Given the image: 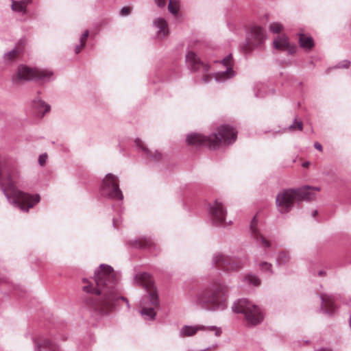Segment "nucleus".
I'll use <instances>...</instances> for the list:
<instances>
[{
  "instance_id": "nucleus-15",
  "label": "nucleus",
  "mask_w": 351,
  "mask_h": 351,
  "mask_svg": "<svg viewBox=\"0 0 351 351\" xmlns=\"http://www.w3.org/2000/svg\"><path fill=\"white\" fill-rule=\"evenodd\" d=\"M265 38L263 29L260 26L254 25L251 27L247 34V45L249 48L261 45Z\"/></svg>"
},
{
  "instance_id": "nucleus-32",
  "label": "nucleus",
  "mask_w": 351,
  "mask_h": 351,
  "mask_svg": "<svg viewBox=\"0 0 351 351\" xmlns=\"http://www.w3.org/2000/svg\"><path fill=\"white\" fill-rule=\"evenodd\" d=\"M303 124L302 121H298L297 119H295L293 124L289 126V129L292 130H298L300 131L302 130Z\"/></svg>"
},
{
  "instance_id": "nucleus-41",
  "label": "nucleus",
  "mask_w": 351,
  "mask_h": 351,
  "mask_svg": "<svg viewBox=\"0 0 351 351\" xmlns=\"http://www.w3.org/2000/svg\"><path fill=\"white\" fill-rule=\"evenodd\" d=\"M23 2H24V4L27 7L29 4H30L32 1V0H22Z\"/></svg>"
},
{
  "instance_id": "nucleus-34",
  "label": "nucleus",
  "mask_w": 351,
  "mask_h": 351,
  "mask_svg": "<svg viewBox=\"0 0 351 351\" xmlns=\"http://www.w3.org/2000/svg\"><path fill=\"white\" fill-rule=\"evenodd\" d=\"M350 62L348 60H344L341 62H340L337 65V68H345L348 69L350 66Z\"/></svg>"
},
{
  "instance_id": "nucleus-44",
  "label": "nucleus",
  "mask_w": 351,
  "mask_h": 351,
  "mask_svg": "<svg viewBox=\"0 0 351 351\" xmlns=\"http://www.w3.org/2000/svg\"><path fill=\"white\" fill-rule=\"evenodd\" d=\"M317 210H315V211L313 212V216H314V217H315V216H316V215H317Z\"/></svg>"
},
{
  "instance_id": "nucleus-40",
  "label": "nucleus",
  "mask_w": 351,
  "mask_h": 351,
  "mask_svg": "<svg viewBox=\"0 0 351 351\" xmlns=\"http://www.w3.org/2000/svg\"><path fill=\"white\" fill-rule=\"evenodd\" d=\"M309 165H310V162H308V161H306V162H303L302 165V166L304 168L308 167Z\"/></svg>"
},
{
  "instance_id": "nucleus-2",
  "label": "nucleus",
  "mask_w": 351,
  "mask_h": 351,
  "mask_svg": "<svg viewBox=\"0 0 351 351\" xmlns=\"http://www.w3.org/2000/svg\"><path fill=\"white\" fill-rule=\"evenodd\" d=\"M16 177L15 171L10 167L0 165V186L8 201L22 211L28 212L40 202V195H30L19 190L15 185Z\"/></svg>"
},
{
  "instance_id": "nucleus-23",
  "label": "nucleus",
  "mask_w": 351,
  "mask_h": 351,
  "mask_svg": "<svg viewBox=\"0 0 351 351\" xmlns=\"http://www.w3.org/2000/svg\"><path fill=\"white\" fill-rule=\"evenodd\" d=\"M21 49L19 47H15L11 51L4 53L3 61L5 64H10L15 62L21 53Z\"/></svg>"
},
{
  "instance_id": "nucleus-3",
  "label": "nucleus",
  "mask_w": 351,
  "mask_h": 351,
  "mask_svg": "<svg viewBox=\"0 0 351 351\" xmlns=\"http://www.w3.org/2000/svg\"><path fill=\"white\" fill-rule=\"evenodd\" d=\"M228 286L215 282L197 294L195 302L207 311H221L228 307Z\"/></svg>"
},
{
  "instance_id": "nucleus-9",
  "label": "nucleus",
  "mask_w": 351,
  "mask_h": 351,
  "mask_svg": "<svg viewBox=\"0 0 351 351\" xmlns=\"http://www.w3.org/2000/svg\"><path fill=\"white\" fill-rule=\"evenodd\" d=\"M101 195L111 199L121 200L123 193L119 189L118 177L112 173H108L103 179L100 186Z\"/></svg>"
},
{
  "instance_id": "nucleus-18",
  "label": "nucleus",
  "mask_w": 351,
  "mask_h": 351,
  "mask_svg": "<svg viewBox=\"0 0 351 351\" xmlns=\"http://www.w3.org/2000/svg\"><path fill=\"white\" fill-rule=\"evenodd\" d=\"M37 351H60L58 346L44 337L34 339Z\"/></svg>"
},
{
  "instance_id": "nucleus-10",
  "label": "nucleus",
  "mask_w": 351,
  "mask_h": 351,
  "mask_svg": "<svg viewBox=\"0 0 351 351\" xmlns=\"http://www.w3.org/2000/svg\"><path fill=\"white\" fill-rule=\"evenodd\" d=\"M212 263L214 267L228 272L237 271L244 265V262L241 259L220 252L213 254Z\"/></svg>"
},
{
  "instance_id": "nucleus-20",
  "label": "nucleus",
  "mask_w": 351,
  "mask_h": 351,
  "mask_svg": "<svg viewBox=\"0 0 351 351\" xmlns=\"http://www.w3.org/2000/svg\"><path fill=\"white\" fill-rule=\"evenodd\" d=\"M153 25L156 29V35L158 38H162L168 34V24L164 19H156L153 22Z\"/></svg>"
},
{
  "instance_id": "nucleus-27",
  "label": "nucleus",
  "mask_w": 351,
  "mask_h": 351,
  "mask_svg": "<svg viewBox=\"0 0 351 351\" xmlns=\"http://www.w3.org/2000/svg\"><path fill=\"white\" fill-rule=\"evenodd\" d=\"M243 282L249 286L258 287L261 284V280L258 277L252 274H247L243 277Z\"/></svg>"
},
{
  "instance_id": "nucleus-4",
  "label": "nucleus",
  "mask_w": 351,
  "mask_h": 351,
  "mask_svg": "<svg viewBox=\"0 0 351 351\" xmlns=\"http://www.w3.org/2000/svg\"><path fill=\"white\" fill-rule=\"evenodd\" d=\"M135 282L145 289L147 294L140 301V313L145 320L155 319V308L159 306V300L152 276L146 272H138L134 276Z\"/></svg>"
},
{
  "instance_id": "nucleus-21",
  "label": "nucleus",
  "mask_w": 351,
  "mask_h": 351,
  "mask_svg": "<svg viewBox=\"0 0 351 351\" xmlns=\"http://www.w3.org/2000/svg\"><path fill=\"white\" fill-rule=\"evenodd\" d=\"M320 298L322 300L321 309L326 313H332L336 308L334 304V298L332 295H321Z\"/></svg>"
},
{
  "instance_id": "nucleus-7",
  "label": "nucleus",
  "mask_w": 351,
  "mask_h": 351,
  "mask_svg": "<svg viewBox=\"0 0 351 351\" xmlns=\"http://www.w3.org/2000/svg\"><path fill=\"white\" fill-rule=\"evenodd\" d=\"M53 79L54 74L50 70L32 68L25 65H20L12 76V82L14 84H19L21 82L26 81L46 83Z\"/></svg>"
},
{
  "instance_id": "nucleus-5",
  "label": "nucleus",
  "mask_w": 351,
  "mask_h": 351,
  "mask_svg": "<svg viewBox=\"0 0 351 351\" xmlns=\"http://www.w3.org/2000/svg\"><path fill=\"white\" fill-rule=\"evenodd\" d=\"M237 136V132L232 127L223 125L218 128L217 132L211 134L209 136L191 133L187 136L186 142L191 145H204L215 149L222 143L225 145L232 143L236 141Z\"/></svg>"
},
{
  "instance_id": "nucleus-24",
  "label": "nucleus",
  "mask_w": 351,
  "mask_h": 351,
  "mask_svg": "<svg viewBox=\"0 0 351 351\" xmlns=\"http://www.w3.org/2000/svg\"><path fill=\"white\" fill-rule=\"evenodd\" d=\"M299 44L302 48L306 49H310L314 46L313 38L302 33L299 34Z\"/></svg>"
},
{
  "instance_id": "nucleus-12",
  "label": "nucleus",
  "mask_w": 351,
  "mask_h": 351,
  "mask_svg": "<svg viewBox=\"0 0 351 351\" xmlns=\"http://www.w3.org/2000/svg\"><path fill=\"white\" fill-rule=\"evenodd\" d=\"M209 215L215 225L227 226L228 223L225 221L226 210L223 204L219 200H215L212 205H210Z\"/></svg>"
},
{
  "instance_id": "nucleus-37",
  "label": "nucleus",
  "mask_w": 351,
  "mask_h": 351,
  "mask_svg": "<svg viewBox=\"0 0 351 351\" xmlns=\"http://www.w3.org/2000/svg\"><path fill=\"white\" fill-rule=\"evenodd\" d=\"M154 1L159 8H164L166 5L165 0H154Z\"/></svg>"
},
{
  "instance_id": "nucleus-25",
  "label": "nucleus",
  "mask_w": 351,
  "mask_h": 351,
  "mask_svg": "<svg viewBox=\"0 0 351 351\" xmlns=\"http://www.w3.org/2000/svg\"><path fill=\"white\" fill-rule=\"evenodd\" d=\"M33 105L34 107L37 109L38 112L41 113L43 115L49 112L50 110L49 105L40 99H34L33 101Z\"/></svg>"
},
{
  "instance_id": "nucleus-28",
  "label": "nucleus",
  "mask_w": 351,
  "mask_h": 351,
  "mask_svg": "<svg viewBox=\"0 0 351 351\" xmlns=\"http://www.w3.org/2000/svg\"><path fill=\"white\" fill-rule=\"evenodd\" d=\"M290 261V254L288 252L281 251L278 253L276 258V263L278 265H283L288 263Z\"/></svg>"
},
{
  "instance_id": "nucleus-26",
  "label": "nucleus",
  "mask_w": 351,
  "mask_h": 351,
  "mask_svg": "<svg viewBox=\"0 0 351 351\" xmlns=\"http://www.w3.org/2000/svg\"><path fill=\"white\" fill-rule=\"evenodd\" d=\"M12 10L14 12L22 13L23 14H26L27 12V7L24 4L23 1H14L12 0Z\"/></svg>"
},
{
  "instance_id": "nucleus-38",
  "label": "nucleus",
  "mask_w": 351,
  "mask_h": 351,
  "mask_svg": "<svg viewBox=\"0 0 351 351\" xmlns=\"http://www.w3.org/2000/svg\"><path fill=\"white\" fill-rule=\"evenodd\" d=\"M85 45L80 43L75 48V52L76 54L79 53L80 51L84 47Z\"/></svg>"
},
{
  "instance_id": "nucleus-35",
  "label": "nucleus",
  "mask_w": 351,
  "mask_h": 351,
  "mask_svg": "<svg viewBox=\"0 0 351 351\" xmlns=\"http://www.w3.org/2000/svg\"><path fill=\"white\" fill-rule=\"evenodd\" d=\"M47 159V155L46 154H41L38 158V162L41 166L45 165Z\"/></svg>"
},
{
  "instance_id": "nucleus-13",
  "label": "nucleus",
  "mask_w": 351,
  "mask_h": 351,
  "mask_svg": "<svg viewBox=\"0 0 351 351\" xmlns=\"http://www.w3.org/2000/svg\"><path fill=\"white\" fill-rule=\"evenodd\" d=\"M221 63L226 67L225 71H219L215 73L214 77L218 82H223L233 77L235 72L232 69V54L228 55L221 60Z\"/></svg>"
},
{
  "instance_id": "nucleus-17",
  "label": "nucleus",
  "mask_w": 351,
  "mask_h": 351,
  "mask_svg": "<svg viewBox=\"0 0 351 351\" xmlns=\"http://www.w3.org/2000/svg\"><path fill=\"white\" fill-rule=\"evenodd\" d=\"M274 47L278 50L287 51L289 54H293L296 52L297 47L291 45L289 42L287 36L282 35L278 36L273 41Z\"/></svg>"
},
{
  "instance_id": "nucleus-19",
  "label": "nucleus",
  "mask_w": 351,
  "mask_h": 351,
  "mask_svg": "<svg viewBox=\"0 0 351 351\" xmlns=\"http://www.w3.org/2000/svg\"><path fill=\"white\" fill-rule=\"evenodd\" d=\"M131 245L136 248L147 249L152 253L156 248V245L150 238L142 237L131 241Z\"/></svg>"
},
{
  "instance_id": "nucleus-16",
  "label": "nucleus",
  "mask_w": 351,
  "mask_h": 351,
  "mask_svg": "<svg viewBox=\"0 0 351 351\" xmlns=\"http://www.w3.org/2000/svg\"><path fill=\"white\" fill-rule=\"evenodd\" d=\"M203 330L206 331H214L215 335L217 337H219L221 334V329L215 326H204L201 325L195 326H183L180 331V335L181 337H191L194 335L198 330Z\"/></svg>"
},
{
  "instance_id": "nucleus-1",
  "label": "nucleus",
  "mask_w": 351,
  "mask_h": 351,
  "mask_svg": "<svg viewBox=\"0 0 351 351\" xmlns=\"http://www.w3.org/2000/svg\"><path fill=\"white\" fill-rule=\"evenodd\" d=\"M119 279V274L108 265L101 264L95 270V286L90 283L83 287L84 291L91 293L86 299L91 312L98 315H108L116 309L119 300L124 301L130 308L128 300L121 294Z\"/></svg>"
},
{
  "instance_id": "nucleus-29",
  "label": "nucleus",
  "mask_w": 351,
  "mask_h": 351,
  "mask_svg": "<svg viewBox=\"0 0 351 351\" xmlns=\"http://www.w3.org/2000/svg\"><path fill=\"white\" fill-rule=\"evenodd\" d=\"M259 269L268 276H271L274 274L272 269V265L266 261H261L258 263Z\"/></svg>"
},
{
  "instance_id": "nucleus-36",
  "label": "nucleus",
  "mask_w": 351,
  "mask_h": 351,
  "mask_svg": "<svg viewBox=\"0 0 351 351\" xmlns=\"http://www.w3.org/2000/svg\"><path fill=\"white\" fill-rule=\"evenodd\" d=\"M130 12L131 8L130 7H123L120 11V14L123 16H125L130 14Z\"/></svg>"
},
{
  "instance_id": "nucleus-45",
  "label": "nucleus",
  "mask_w": 351,
  "mask_h": 351,
  "mask_svg": "<svg viewBox=\"0 0 351 351\" xmlns=\"http://www.w3.org/2000/svg\"><path fill=\"white\" fill-rule=\"evenodd\" d=\"M83 282H87V280L84 278V279H83Z\"/></svg>"
},
{
  "instance_id": "nucleus-11",
  "label": "nucleus",
  "mask_w": 351,
  "mask_h": 351,
  "mask_svg": "<svg viewBox=\"0 0 351 351\" xmlns=\"http://www.w3.org/2000/svg\"><path fill=\"white\" fill-rule=\"evenodd\" d=\"M186 61L188 66L193 71H199L203 74L202 82L208 83L212 76L208 74L209 65L203 63L193 51H189L186 55Z\"/></svg>"
},
{
  "instance_id": "nucleus-30",
  "label": "nucleus",
  "mask_w": 351,
  "mask_h": 351,
  "mask_svg": "<svg viewBox=\"0 0 351 351\" xmlns=\"http://www.w3.org/2000/svg\"><path fill=\"white\" fill-rule=\"evenodd\" d=\"M168 10L173 15H177L180 10V3L178 0H169Z\"/></svg>"
},
{
  "instance_id": "nucleus-33",
  "label": "nucleus",
  "mask_w": 351,
  "mask_h": 351,
  "mask_svg": "<svg viewBox=\"0 0 351 351\" xmlns=\"http://www.w3.org/2000/svg\"><path fill=\"white\" fill-rule=\"evenodd\" d=\"M89 34L88 30H86L80 36V43L85 45Z\"/></svg>"
},
{
  "instance_id": "nucleus-42",
  "label": "nucleus",
  "mask_w": 351,
  "mask_h": 351,
  "mask_svg": "<svg viewBox=\"0 0 351 351\" xmlns=\"http://www.w3.org/2000/svg\"><path fill=\"white\" fill-rule=\"evenodd\" d=\"M318 274H319V276H322L325 274V272L323 271H319Z\"/></svg>"
},
{
  "instance_id": "nucleus-6",
  "label": "nucleus",
  "mask_w": 351,
  "mask_h": 351,
  "mask_svg": "<svg viewBox=\"0 0 351 351\" xmlns=\"http://www.w3.org/2000/svg\"><path fill=\"white\" fill-rule=\"evenodd\" d=\"M319 187L304 186L297 189L281 190L276 195V204L278 210L282 213H288L293 207L294 203L300 200H312L319 191Z\"/></svg>"
},
{
  "instance_id": "nucleus-8",
  "label": "nucleus",
  "mask_w": 351,
  "mask_h": 351,
  "mask_svg": "<svg viewBox=\"0 0 351 351\" xmlns=\"http://www.w3.org/2000/svg\"><path fill=\"white\" fill-rule=\"evenodd\" d=\"M232 309L234 313L243 314L249 326L258 325L264 319L262 309L245 298L239 299L235 301L232 306Z\"/></svg>"
},
{
  "instance_id": "nucleus-31",
  "label": "nucleus",
  "mask_w": 351,
  "mask_h": 351,
  "mask_svg": "<svg viewBox=\"0 0 351 351\" xmlns=\"http://www.w3.org/2000/svg\"><path fill=\"white\" fill-rule=\"evenodd\" d=\"M269 29L271 32L277 34L283 29V25L280 23L274 22L269 25Z\"/></svg>"
},
{
  "instance_id": "nucleus-14",
  "label": "nucleus",
  "mask_w": 351,
  "mask_h": 351,
  "mask_svg": "<svg viewBox=\"0 0 351 351\" xmlns=\"http://www.w3.org/2000/svg\"><path fill=\"white\" fill-rule=\"evenodd\" d=\"M257 219L256 217H254L250 224L251 235L258 247L264 249L269 248L271 246V243L261 234L260 230L257 227Z\"/></svg>"
},
{
  "instance_id": "nucleus-22",
  "label": "nucleus",
  "mask_w": 351,
  "mask_h": 351,
  "mask_svg": "<svg viewBox=\"0 0 351 351\" xmlns=\"http://www.w3.org/2000/svg\"><path fill=\"white\" fill-rule=\"evenodd\" d=\"M135 143L136 146L143 152L144 154L152 158L153 161L158 162L161 159L162 155L160 153L156 151L155 152H152L151 150L147 149V147L140 139H136Z\"/></svg>"
},
{
  "instance_id": "nucleus-39",
  "label": "nucleus",
  "mask_w": 351,
  "mask_h": 351,
  "mask_svg": "<svg viewBox=\"0 0 351 351\" xmlns=\"http://www.w3.org/2000/svg\"><path fill=\"white\" fill-rule=\"evenodd\" d=\"M314 147H315L316 149H317V150H319V151H320V152H322V145H321L319 143H318V142H315V143H314Z\"/></svg>"
},
{
  "instance_id": "nucleus-43",
  "label": "nucleus",
  "mask_w": 351,
  "mask_h": 351,
  "mask_svg": "<svg viewBox=\"0 0 351 351\" xmlns=\"http://www.w3.org/2000/svg\"><path fill=\"white\" fill-rule=\"evenodd\" d=\"M113 226H114V228H117V223H116L115 221H113Z\"/></svg>"
}]
</instances>
